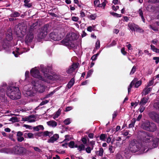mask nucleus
<instances>
[{"instance_id":"obj_1","label":"nucleus","mask_w":159,"mask_h":159,"mask_svg":"<svg viewBox=\"0 0 159 159\" xmlns=\"http://www.w3.org/2000/svg\"><path fill=\"white\" fill-rule=\"evenodd\" d=\"M128 149L132 152H138L139 154H141L144 152L146 148L142 145L141 143L133 139L129 142Z\"/></svg>"},{"instance_id":"obj_2","label":"nucleus","mask_w":159,"mask_h":159,"mask_svg":"<svg viewBox=\"0 0 159 159\" xmlns=\"http://www.w3.org/2000/svg\"><path fill=\"white\" fill-rule=\"evenodd\" d=\"M32 83L34 86L32 88L31 87L28 88L29 87H30V84H28L24 86L23 88L24 91L23 92L24 93L26 94L28 96H30L32 94L31 90L33 88L37 91H38L40 93H42L45 90L44 86L43 85L39 84V82L33 81Z\"/></svg>"},{"instance_id":"obj_3","label":"nucleus","mask_w":159,"mask_h":159,"mask_svg":"<svg viewBox=\"0 0 159 159\" xmlns=\"http://www.w3.org/2000/svg\"><path fill=\"white\" fill-rule=\"evenodd\" d=\"M6 93L7 96L13 100L20 99L21 95L19 88L13 86L8 87Z\"/></svg>"},{"instance_id":"obj_4","label":"nucleus","mask_w":159,"mask_h":159,"mask_svg":"<svg viewBox=\"0 0 159 159\" xmlns=\"http://www.w3.org/2000/svg\"><path fill=\"white\" fill-rule=\"evenodd\" d=\"M76 37V34L74 33H72L68 35L66 38L63 39L61 41V43L69 48H74L75 47V45L73 43V41L75 40Z\"/></svg>"},{"instance_id":"obj_5","label":"nucleus","mask_w":159,"mask_h":159,"mask_svg":"<svg viewBox=\"0 0 159 159\" xmlns=\"http://www.w3.org/2000/svg\"><path fill=\"white\" fill-rule=\"evenodd\" d=\"M49 26L48 24H46L42 28L40 32L38 35L39 38L43 39L45 37L48 33Z\"/></svg>"},{"instance_id":"obj_6","label":"nucleus","mask_w":159,"mask_h":159,"mask_svg":"<svg viewBox=\"0 0 159 159\" xmlns=\"http://www.w3.org/2000/svg\"><path fill=\"white\" fill-rule=\"evenodd\" d=\"M26 152V150L24 147L16 146L13 148L12 152L16 154L20 155L25 154Z\"/></svg>"},{"instance_id":"obj_7","label":"nucleus","mask_w":159,"mask_h":159,"mask_svg":"<svg viewBox=\"0 0 159 159\" xmlns=\"http://www.w3.org/2000/svg\"><path fill=\"white\" fill-rule=\"evenodd\" d=\"M141 84V81L140 80L138 81L137 78L134 79L131 82L130 84L128 87V92L129 93L131 91V89L133 86L134 85L135 88H138Z\"/></svg>"},{"instance_id":"obj_8","label":"nucleus","mask_w":159,"mask_h":159,"mask_svg":"<svg viewBox=\"0 0 159 159\" xmlns=\"http://www.w3.org/2000/svg\"><path fill=\"white\" fill-rule=\"evenodd\" d=\"M49 37L53 40L59 41L62 38L63 36L61 34H59L57 32H52L49 34Z\"/></svg>"},{"instance_id":"obj_9","label":"nucleus","mask_w":159,"mask_h":159,"mask_svg":"<svg viewBox=\"0 0 159 159\" xmlns=\"http://www.w3.org/2000/svg\"><path fill=\"white\" fill-rule=\"evenodd\" d=\"M30 74L32 76L35 78H38L42 80L46 81L47 80L43 78L40 75L39 70H31Z\"/></svg>"},{"instance_id":"obj_10","label":"nucleus","mask_w":159,"mask_h":159,"mask_svg":"<svg viewBox=\"0 0 159 159\" xmlns=\"http://www.w3.org/2000/svg\"><path fill=\"white\" fill-rule=\"evenodd\" d=\"M34 39V34L30 31L27 34L25 39V41L26 43L28 44L32 42Z\"/></svg>"},{"instance_id":"obj_11","label":"nucleus","mask_w":159,"mask_h":159,"mask_svg":"<svg viewBox=\"0 0 159 159\" xmlns=\"http://www.w3.org/2000/svg\"><path fill=\"white\" fill-rule=\"evenodd\" d=\"M149 117L153 121L158 123L159 122V120L158 119L159 117V114L156 112L152 111L149 113Z\"/></svg>"},{"instance_id":"obj_12","label":"nucleus","mask_w":159,"mask_h":159,"mask_svg":"<svg viewBox=\"0 0 159 159\" xmlns=\"http://www.w3.org/2000/svg\"><path fill=\"white\" fill-rule=\"evenodd\" d=\"M149 117L153 121L158 123L159 122V120L158 119L159 117V114L156 112L152 111L149 113Z\"/></svg>"},{"instance_id":"obj_13","label":"nucleus","mask_w":159,"mask_h":159,"mask_svg":"<svg viewBox=\"0 0 159 159\" xmlns=\"http://www.w3.org/2000/svg\"><path fill=\"white\" fill-rule=\"evenodd\" d=\"M143 142L148 143L152 140V137L148 134L144 133L143 134Z\"/></svg>"},{"instance_id":"obj_14","label":"nucleus","mask_w":159,"mask_h":159,"mask_svg":"<svg viewBox=\"0 0 159 159\" xmlns=\"http://www.w3.org/2000/svg\"><path fill=\"white\" fill-rule=\"evenodd\" d=\"M148 128H147L148 131L153 132L156 130V126L154 123L152 122H150Z\"/></svg>"},{"instance_id":"obj_15","label":"nucleus","mask_w":159,"mask_h":159,"mask_svg":"<svg viewBox=\"0 0 159 159\" xmlns=\"http://www.w3.org/2000/svg\"><path fill=\"white\" fill-rule=\"evenodd\" d=\"M23 134L20 131H18L16 134L17 139V141L19 142H21L24 140V138L22 136Z\"/></svg>"},{"instance_id":"obj_16","label":"nucleus","mask_w":159,"mask_h":159,"mask_svg":"<svg viewBox=\"0 0 159 159\" xmlns=\"http://www.w3.org/2000/svg\"><path fill=\"white\" fill-rule=\"evenodd\" d=\"M59 138V135L57 134H54L53 136L51 137L50 139L48 140V143H53L56 141Z\"/></svg>"},{"instance_id":"obj_17","label":"nucleus","mask_w":159,"mask_h":159,"mask_svg":"<svg viewBox=\"0 0 159 159\" xmlns=\"http://www.w3.org/2000/svg\"><path fill=\"white\" fill-rule=\"evenodd\" d=\"M11 12L12 13L9 15L10 17L16 18L17 17H19L20 15V13L17 11L11 10Z\"/></svg>"},{"instance_id":"obj_18","label":"nucleus","mask_w":159,"mask_h":159,"mask_svg":"<svg viewBox=\"0 0 159 159\" xmlns=\"http://www.w3.org/2000/svg\"><path fill=\"white\" fill-rule=\"evenodd\" d=\"M48 125L53 128H55L57 125V123L53 120L49 121L47 122Z\"/></svg>"},{"instance_id":"obj_19","label":"nucleus","mask_w":159,"mask_h":159,"mask_svg":"<svg viewBox=\"0 0 159 159\" xmlns=\"http://www.w3.org/2000/svg\"><path fill=\"white\" fill-rule=\"evenodd\" d=\"M152 90V88L150 87H146L143 89V91L142 93V96L146 95L147 94H148Z\"/></svg>"},{"instance_id":"obj_20","label":"nucleus","mask_w":159,"mask_h":159,"mask_svg":"<svg viewBox=\"0 0 159 159\" xmlns=\"http://www.w3.org/2000/svg\"><path fill=\"white\" fill-rule=\"evenodd\" d=\"M149 97L147 96L144 97L141 99L139 102L140 105H145L148 102V100L149 99Z\"/></svg>"},{"instance_id":"obj_21","label":"nucleus","mask_w":159,"mask_h":159,"mask_svg":"<svg viewBox=\"0 0 159 159\" xmlns=\"http://www.w3.org/2000/svg\"><path fill=\"white\" fill-rule=\"evenodd\" d=\"M34 116L33 115H31L28 117L25 118V120L26 121H28L29 122H33L35 121V120L34 119Z\"/></svg>"},{"instance_id":"obj_22","label":"nucleus","mask_w":159,"mask_h":159,"mask_svg":"<svg viewBox=\"0 0 159 159\" xmlns=\"http://www.w3.org/2000/svg\"><path fill=\"white\" fill-rule=\"evenodd\" d=\"M150 122L148 121L144 122L142 125V127L144 129L147 130V128H148Z\"/></svg>"},{"instance_id":"obj_23","label":"nucleus","mask_w":159,"mask_h":159,"mask_svg":"<svg viewBox=\"0 0 159 159\" xmlns=\"http://www.w3.org/2000/svg\"><path fill=\"white\" fill-rule=\"evenodd\" d=\"M6 39L7 41H11L12 39L13 38L11 32H9L6 34Z\"/></svg>"},{"instance_id":"obj_24","label":"nucleus","mask_w":159,"mask_h":159,"mask_svg":"<svg viewBox=\"0 0 159 159\" xmlns=\"http://www.w3.org/2000/svg\"><path fill=\"white\" fill-rule=\"evenodd\" d=\"M53 134V132L52 131L48 132L47 131H44L42 133V135L43 136H48L50 137Z\"/></svg>"},{"instance_id":"obj_25","label":"nucleus","mask_w":159,"mask_h":159,"mask_svg":"<svg viewBox=\"0 0 159 159\" xmlns=\"http://www.w3.org/2000/svg\"><path fill=\"white\" fill-rule=\"evenodd\" d=\"M47 70H41V71H43L42 72L44 74V75L45 77L48 79H50L52 78L51 75L48 73L47 71Z\"/></svg>"},{"instance_id":"obj_26","label":"nucleus","mask_w":159,"mask_h":159,"mask_svg":"<svg viewBox=\"0 0 159 159\" xmlns=\"http://www.w3.org/2000/svg\"><path fill=\"white\" fill-rule=\"evenodd\" d=\"M75 83V79L74 78H72L68 84L67 87L68 89L70 88Z\"/></svg>"},{"instance_id":"obj_27","label":"nucleus","mask_w":159,"mask_h":159,"mask_svg":"<svg viewBox=\"0 0 159 159\" xmlns=\"http://www.w3.org/2000/svg\"><path fill=\"white\" fill-rule=\"evenodd\" d=\"M33 129L37 131H39L40 130H43L44 127L42 125H39L35 127H33Z\"/></svg>"},{"instance_id":"obj_28","label":"nucleus","mask_w":159,"mask_h":159,"mask_svg":"<svg viewBox=\"0 0 159 159\" xmlns=\"http://www.w3.org/2000/svg\"><path fill=\"white\" fill-rule=\"evenodd\" d=\"M96 153L98 156H102L103 155L104 150L103 148H99V150L96 152Z\"/></svg>"},{"instance_id":"obj_29","label":"nucleus","mask_w":159,"mask_h":159,"mask_svg":"<svg viewBox=\"0 0 159 159\" xmlns=\"http://www.w3.org/2000/svg\"><path fill=\"white\" fill-rule=\"evenodd\" d=\"M79 64L78 62L73 63L71 66V68L69 70H75L79 66Z\"/></svg>"},{"instance_id":"obj_30","label":"nucleus","mask_w":159,"mask_h":159,"mask_svg":"<svg viewBox=\"0 0 159 159\" xmlns=\"http://www.w3.org/2000/svg\"><path fill=\"white\" fill-rule=\"evenodd\" d=\"M24 137L25 138H34V134L31 133H25L24 134Z\"/></svg>"},{"instance_id":"obj_31","label":"nucleus","mask_w":159,"mask_h":159,"mask_svg":"<svg viewBox=\"0 0 159 159\" xmlns=\"http://www.w3.org/2000/svg\"><path fill=\"white\" fill-rule=\"evenodd\" d=\"M138 12L139 14V16L141 17V18L142 21L143 22H144L145 19L144 17L143 16V10H142V8H140L139 9Z\"/></svg>"},{"instance_id":"obj_32","label":"nucleus","mask_w":159,"mask_h":159,"mask_svg":"<svg viewBox=\"0 0 159 159\" xmlns=\"http://www.w3.org/2000/svg\"><path fill=\"white\" fill-rule=\"evenodd\" d=\"M61 111V110L59 109L56 112V113L53 117V119H55L56 118H57L60 115Z\"/></svg>"},{"instance_id":"obj_33","label":"nucleus","mask_w":159,"mask_h":159,"mask_svg":"<svg viewBox=\"0 0 159 159\" xmlns=\"http://www.w3.org/2000/svg\"><path fill=\"white\" fill-rule=\"evenodd\" d=\"M110 13L114 17H119L121 16V14H119L114 12H110Z\"/></svg>"},{"instance_id":"obj_34","label":"nucleus","mask_w":159,"mask_h":159,"mask_svg":"<svg viewBox=\"0 0 159 159\" xmlns=\"http://www.w3.org/2000/svg\"><path fill=\"white\" fill-rule=\"evenodd\" d=\"M100 53V52H99L97 54L93 55L91 57V59L92 61H95L97 58V57L99 55Z\"/></svg>"},{"instance_id":"obj_35","label":"nucleus","mask_w":159,"mask_h":159,"mask_svg":"<svg viewBox=\"0 0 159 159\" xmlns=\"http://www.w3.org/2000/svg\"><path fill=\"white\" fill-rule=\"evenodd\" d=\"M84 145L83 144H81L78 146V150L80 152L83 150H84Z\"/></svg>"},{"instance_id":"obj_36","label":"nucleus","mask_w":159,"mask_h":159,"mask_svg":"<svg viewBox=\"0 0 159 159\" xmlns=\"http://www.w3.org/2000/svg\"><path fill=\"white\" fill-rule=\"evenodd\" d=\"M74 2L75 4H77V6L80 7H81L82 4L81 2L80 1L79 2L78 0H74Z\"/></svg>"},{"instance_id":"obj_37","label":"nucleus","mask_w":159,"mask_h":159,"mask_svg":"<svg viewBox=\"0 0 159 159\" xmlns=\"http://www.w3.org/2000/svg\"><path fill=\"white\" fill-rule=\"evenodd\" d=\"M100 41L98 40L95 43V48L96 49H98L100 47Z\"/></svg>"},{"instance_id":"obj_38","label":"nucleus","mask_w":159,"mask_h":159,"mask_svg":"<svg viewBox=\"0 0 159 159\" xmlns=\"http://www.w3.org/2000/svg\"><path fill=\"white\" fill-rule=\"evenodd\" d=\"M44 66L43 65H41L40 66V68L39 67L38 68L37 67H35L34 68H32L31 70H44Z\"/></svg>"},{"instance_id":"obj_39","label":"nucleus","mask_w":159,"mask_h":159,"mask_svg":"<svg viewBox=\"0 0 159 159\" xmlns=\"http://www.w3.org/2000/svg\"><path fill=\"white\" fill-rule=\"evenodd\" d=\"M128 26L130 30H131L132 31H134L135 28H134V24H129Z\"/></svg>"},{"instance_id":"obj_40","label":"nucleus","mask_w":159,"mask_h":159,"mask_svg":"<svg viewBox=\"0 0 159 159\" xmlns=\"http://www.w3.org/2000/svg\"><path fill=\"white\" fill-rule=\"evenodd\" d=\"M153 107L156 109L159 110V102H156L154 103Z\"/></svg>"},{"instance_id":"obj_41","label":"nucleus","mask_w":159,"mask_h":159,"mask_svg":"<svg viewBox=\"0 0 159 159\" xmlns=\"http://www.w3.org/2000/svg\"><path fill=\"white\" fill-rule=\"evenodd\" d=\"M88 17H90L92 20H94L96 18L97 15L96 14H91Z\"/></svg>"},{"instance_id":"obj_42","label":"nucleus","mask_w":159,"mask_h":159,"mask_svg":"<svg viewBox=\"0 0 159 159\" xmlns=\"http://www.w3.org/2000/svg\"><path fill=\"white\" fill-rule=\"evenodd\" d=\"M106 134H101L100 137V139L102 141H105V139L107 137Z\"/></svg>"},{"instance_id":"obj_43","label":"nucleus","mask_w":159,"mask_h":159,"mask_svg":"<svg viewBox=\"0 0 159 159\" xmlns=\"http://www.w3.org/2000/svg\"><path fill=\"white\" fill-rule=\"evenodd\" d=\"M19 48H16V52L14 56L16 57H18L19 55L21 54L22 53L19 52Z\"/></svg>"},{"instance_id":"obj_44","label":"nucleus","mask_w":159,"mask_h":159,"mask_svg":"<svg viewBox=\"0 0 159 159\" xmlns=\"http://www.w3.org/2000/svg\"><path fill=\"white\" fill-rule=\"evenodd\" d=\"M75 144V143L74 141H71L69 143V147L71 148H74Z\"/></svg>"},{"instance_id":"obj_45","label":"nucleus","mask_w":159,"mask_h":159,"mask_svg":"<svg viewBox=\"0 0 159 159\" xmlns=\"http://www.w3.org/2000/svg\"><path fill=\"white\" fill-rule=\"evenodd\" d=\"M93 149V148H91L90 147H88L87 148H86L85 149L86 151L88 153H90L91 152V151Z\"/></svg>"},{"instance_id":"obj_46","label":"nucleus","mask_w":159,"mask_h":159,"mask_svg":"<svg viewBox=\"0 0 159 159\" xmlns=\"http://www.w3.org/2000/svg\"><path fill=\"white\" fill-rule=\"evenodd\" d=\"M64 123L66 125L69 124L70 123V118L66 119L64 121Z\"/></svg>"},{"instance_id":"obj_47","label":"nucleus","mask_w":159,"mask_h":159,"mask_svg":"<svg viewBox=\"0 0 159 159\" xmlns=\"http://www.w3.org/2000/svg\"><path fill=\"white\" fill-rule=\"evenodd\" d=\"M140 107L139 110L140 112L142 113L143 112L145 109V107L143 106V105H140Z\"/></svg>"},{"instance_id":"obj_48","label":"nucleus","mask_w":159,"mask_h":159,"mask_svg":"<svg viewBox=\"0 0 159 159\" xmlns=\"http://www.w3.org/2000/svg\"><path fill=\"white\" fill-rule=\"evenodd\" d=\"M116 159H124L123 157L120 153H117L116 156Z\"/></svg>"},{"instance_id":"obj_49","label":"nucleus","mask_w":159,"mask_h":159,"mask_svg":"<svg viewBox=\"0 0 159 159\" xmlns=\"http://www.w3.org/2000/svg\"><path fill=\"white\" fill-rule=\"evenodd\" d=\"M23 6L25 7L30 8L32 7V3H30L28 4H24Z\"/></svg>"},{"instance_id":"obj_50","label":"nucleus","mask_w":159,"mask_h":159,"mask_svg":"<svg viewBox=\"0 0 159 159\" xmlns=\"http://www.w3.org/2000/svg\"><path fill=\"white\" fill-rule=\"evenodd\" d=\"M152 7H153L152 6H151V5H149L147 7H146V9L148 11H151L152 10Z\"/></svg>"},{"instance_id":"obj_51","label":"nucleus","mask_w":159,"mask_h":159,"mask_svg":"<svg viewBox=\"0 0 159 159\" xmlns=\"http://www.w3.org/2000/svg\"><path fill=\"white\" fill-rule=\"evenodd\" d=\"M134 28L135 30V29L136 31L140 32V31L141 30H142L139 27L138 25H136L135 24H134Z\"/></svg>"},{"instance_id":"obj_52","label":"nucleus","mask_w":159,"mask_h":159,"mask_svg":"<svg viewBox=\"0 0 159 159\" xmlns=\"http://www.w3.org/2000/svg\"><path fill=\"white\" fill-rule=\"evenodd\" d=\"M100 3L99 0H95L94 1L93 4L95 6L98 7V4Z\"/></svg>"},{"instance_id":"obj_53","label":"nucleus","mask_w":159,"mask_h":159,"mask_svg":"<svg viewBox=\"0 0 159 159\" xmlns=\"http://www.w3.org/2000/svg\"><path fill=\"white\" fill-rule=\"evenodd\" d=\"M153 59L155 61L156 63L157 64L159 62V57H154Z\"/></svg>"},{"instance_id":"obj_54","label":"nucleus","mask_w":159,"mask_h":159,"mask_svg":"<svg viewBox=\"0 0 159 159\" xmlns=\"http://www.w3.org/2000/svg\"><path fill=\"white\" fill-rule=\"evenodd\" d=\"M150 27L154 31H158V29L156 27L153 26L151 25H150Z\"/></svg>"},{"instance_id":"obj_55","label":"nucleus","mask_w":159,"mask_h":159,"mask_svg":"<svg viewBox=\"0 0 159 159\" xmlns=\"http://www.w3.org/2000/svg\"><path fill=\"white\" fill-rule=\"evenodd\" d=\"M71 19L73 21L77 22L79 20V18L78 17L74 16L72 17Z\"/></svg>"},{"instance_id":"obj_56","label":"nucleus","mask_w":159,"mask_h":159,"mask_svg":"<svg viewBox=\"0 0 159 159\" xmlns=\"http://www.w3.org/2000/svg\"><path fill=\"white\" fill-rule=\"evenodd\" d=\"M116 44V42L115 40H113L111 43L109 44V47H112L115 45Z\"/></svg>"},{"instance_id":"obj_57","label":"nucleus","mask_w":159,"mask_h":159,"mask_svg":"<svg viewBox=\"0 0 159 159\" xmlns=\"http://www.w3.org/2000/svg\"><path fill=\"white\" fill-rule=\"evenodd\" d=\"M153 84V80H152L149 82V83H148V84L146 86H147V87H148L149 86H150L152 85Z\"/></svg>"},{"instance_id":"obj_58","label":"nucleus","mask_w":159,"mask_h":159,"mask_svg":"<svg viewBox=\"0 0 159 159\" xmlns=\"http://www.w3.org/2000/svg\"><path fill=\"white\" fill-rule=\"evenodd\" d=\"M151 49L154 52H155L157 48H156L155 46L152 45H151L150 46Z\"/></svg>"},{"instance_id":"obj_59","label":"nucleus","mask_w":159,"mask_h":159,"mask_svg":"<svg viewBox=\"0 0 159 159\" xmlns=\"http://www.w3.org/2000/svg\"><path fill=\"white\" fill-rule=\"evenodd\" d=\"M38 23L37 22L33 23L30 26L31 28L32 29L34 28L38 25Z\"/></svg>"},{"instance_id":"obj_60","label":"nucleus","mask_w":159,"mask_h":159,"mask_svg":"<svg viewBox=\"0 0 159 159\" xmlns=\"http://www.w3.org/2000/svg\"><path fill=\"white\" fill-rule=\"evenodd\" d=\"M10 120L12 121L13 122H15L17 121L18 120L17 118L15 117H12L10 119Z\"/></svg>"},{"instance_id":"obj_61","label":"nucleus","mask_w":159,"mask_h":159,"mask_svg":"<svg viewBox=\"0 0 159 159\" xmlns=\"http://www.w3.org/2000/svg\"><path fill=\"white\" fill-rule=\"evenodd\" d=\"M121 52L124 55H125L127 52L125 51V48H122L121 50Z\"/></svg>"},{"instance_id":"obj_62","label":"nucleus","mask_w":159,"mask_h":159,"mask_svg":"<svg viewBox=\"0 0 159 159\" xmlns=\"http://www.w3.org/2000/svg\"><path fill=\"white\" fill-rule=\"evenodd\" d=\"M33 148L34 150L38 152H42L41 150L38 147H34Z\"/></svg>"},{"instance_id":"obj_63","label":"nucleus","mask_w":159,"mask_h":159,"mask_svg":"<svg viewBox=\"0 0 159 159\" xmlns=\"http://www.w3.org/2000/svg\"><path fill=\"white\" fill-rule=\"evenodd\" d=\"M81 141L84 144H86L87 143V139L85 138H82L81 139Z\"/></svg>"},{"instance_id":"obj_64","label":"nucleus","mask_w":159,"mask_h":159,"mask_svg":"<svg viewBox=\"0 0 159 159\" xmlns=\"http://www.w3.org/2000/svg\"><path fill=\"white\" fill-rule=\"evenodd\" d=\"M48 102V101L47 100H46L44 101H42L40 104V105L41 106L43 105Z\"/></svg>"}]
</instances>
